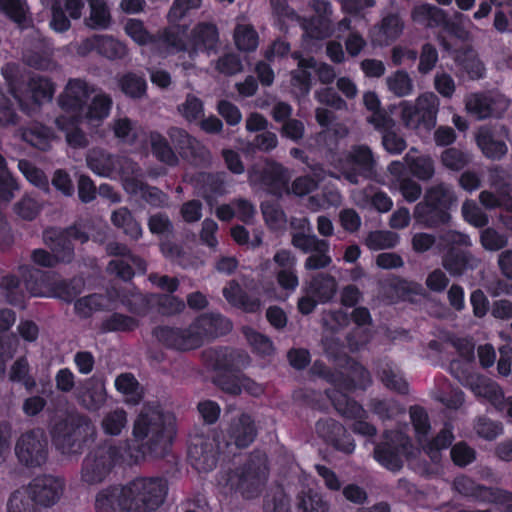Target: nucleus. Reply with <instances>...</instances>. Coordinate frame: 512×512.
I'll use <instances>...</instances> for the list:
<instances>
[{
    "label": "nucleus",
    "instance_id": "nucleus-42",
    "mask_svg": "<svg viewBox=\"0 0 512 512\" xmlns=\"http://www.w3.org/2000/svg\"><path fill=\"white\" fill-rule=\"evenodd\" d=\"M25 92L26 95L22 93L23 98H30L34 104L40 105L44 102L51 101L55 92V86L48 78L41 76H33L29 79ZM23 100L25 101V99ZM24 104L28 108L25 111L29 113L30 108L25 102Z\"/></svg>",
    "mask_w": 512,
    "mask_h": 512
},
{
    "label": "nucleus",
    "instance_id": "nucleus-19",
    "mask_svg": "<svg viewBox=\"0 0 512 512\" xmlns=\"http://www.w3.org/2000/svg\"><path fill=\"white\" fill-rule=\"evenodd\" d=\"M87 166L97 175L102 177H113L118 174L121 177L122 185L125 184V176L132 169L129 164H137L131 159L123 156H114L102 149H92L86 157Z\"/></svg>",
    "mask_w": 512,
    "mask_h": 512
},
{
    "label": "nucleus",
    "instance_id": "nucleus-52",
    "mask_svg": "<svg viewBox=\"0 0 512 512\" xmlns=\"http://www.w3.org/2000/svg\"><path fill=\"white\" fill-rule=\"evenodd\" d=\"M37 40L33 47H27L24 52L26 63L37 69H48L51 65L48 44L40 37L38 33Z\"/></svg>",
    "mask_w": 512,
    "mask_h": 512
},
{
    "label": "nucleus",
    "instance_id": "nucleus-15",
    "mask_svg": "<svg viewBox=\"0 0 512 512\" xmlns=\"http://www.w3.org/2000/svg\"><path fill=\"white\" fill-rule=\"evenodd\" d=\"M333 165L351 184H358L360 178L368 179L375 174L373 154L365 145L352 147L345 158L337 159Z\"/></svg>",
    "mask_w": 512,
    "mask_h": 512
},
{
    "label": "nucleus",
    "instance_id": "nucleus-60",
    "mask_svg": "<svg viewBox=\"0 0 512 512\" xmlns=\"http://www.w3.org/2000/svg\"><path fill=\"white\" fill-rule=\"evenodd\" d=\"M493 185L497 189V193L494 194L489 191H482L479 195L480 203L488 209H494L498 207H504L510 210L512 202L510 198V187L509 185L498 186L496 183Z\"/></svg>",
    "mask_w": 512,
    "mask_h": 512
},
{
    "label": "nucleus",
    "instance_id": "nucleus-8",
    "mask_svg": "<svg viewBox=\"0 0 512 512\" xmlns=\"http://www.w3.org/2000/svg\"><path fill=\"white\" fill-rule=\"evenodd\" d=\"M472 241L467 234L456 230H446L438 235L437 248L446 252L442 256V266L451 276H461L477 268L479 260L469 251L456 247H470Z\"/></svg>",
    "mask_w": 512,
    "mask_h": 512
},
{
    "label": "nucleus",
    "instance_id": "nucleus-17",
    "mask_svg": "<svg viewBox=\"0 0 512 512\" xmlns=\"http://www.w3.org/2000/svg\"><path fill=\"white\" fill-rule=\"evenodd\" d=\"M95 92L96 87L86 80L70 79L58 98V104L63 112L62 115L72 117V122L82 121L87 101Z\"/></svg>",
    "mask_w": 512,
    "mask_h": 512
},
{
    "label": "nucleus",
    "instance_id": "nucleus-48",
    "mask_svg": "<svg viewBox=\"0 0 512 512\" xmlns=\"http://www.w3.org/2000/svg\"><path fill=\"white\" fill-rule=\"evenodd\" d=\"M112 16L104 0H89V16L85 24L94 30H106L110 27Z\"/></svg>",
    "mask_w": 512,
    "mask_h": 512
},
{
    "label": "nucleus",
    "instance_id": "nucleus-38",
    "mask_svg": "<svg viewBox=\"0 0 512 512\" xmlns=\"http://www.w3.org/2000/svg\"><path fill=\"white\" fill-rule=\"evenodd\" d=\"M91 96V102L83 111V120L97 126L109 116L113 100L110 95L98 89Z\"/></svg>",
    "mask_w": 512,
    "mask_h": 512
},
{
    "label": "nucleus",
    "instance_id": "nucleus-22",
    "mask_svg": "<svg viewBox=\"0 0 512 512\" xmlns=\"http://www.w3.org/2000/svg\"><path fill=\"white\" fill-rule=\"evenodd\" d=\"M290 177L289 170L276 162H268L261 171L256 168L249 171V181L251 184H260L275 195L289 192L288 181Z\"/></svg>",
    "mask_w": 512,
    "mask_h": 512
},
{
    "label": "nucleus",
    "instance_id": "nucleus-43",
    "mask_svg": "<svg viewBox=\"0 0 512 512\" xmlns=\"http://www.w3.org/2000/svg\"><path fill=\"white\" fill-rule=\"evenodd\" d=\"M404 162L410 173L421 181H428L435 174L433 159L428 155H417L414 148L405 155Z\"/></svg>",
    "mask_w": 512,
    "mask_h": 512
},
{
    "label": "nucleus",
    "instance_id": "nucleus-62",
    "mask_svg": "<svg viewBox=\"0 0 512 512\" xmlns=\"http://www.w3.org/2000/svg\"><path fill=\"white\" fill-rule=\"evenodd\" d=\"M234 41L241 51H254L259 44V37L252 25L238 23L234 30Z\"/></svg>",
    "mask_w": 512,
    "mask_h": 512
},
{
    "label": "nucleus",
    "instance_id": "nucleus-35",
    "mask_svg": "<svg viewBox=\"0 0 512 512\" xmlns=\"http://www.w3.org/2000/svg\"><path fill=\"white\" fill-rule=\"evenodd\" d=\"M351 198L360 208H374L380 213H386L393 206L392 199L383 191L369 185L363 189H354Z\"/></svg>",
    "mask_w": 512,
    "mask_h": 512
},
{
    "label": "nucleus",
    "instance_id": "nucleus-34",
    "mask_svg": "<svg viewBox=\"0 0 512 512\" xmlns=\"http://www.w3.org/2000/svg\"><path fill=\"white\" fill-rule=\"evenodd\" d=\"M228 440L226 445H235L237 448L249 446L256 437V427L251 416L242 413L233 419L227 430Z\"/></svg>",
    "mask_w": 512,
    "mask_h": 512
},
{
    "label": "nucleus",
    "instance_id": "nucleus-3",
    "mask_svg": "<svg viewBox=\"0 0 512 512\" xmlns=\"http://www.w3.org/2000/svg\"><path fill=\"white\" fill-rule=\"evenodd\" d=\"M232 324L226 317L210 313L196 318L188 328L159 326L153 330V336L162 345L179 351H188L200 347L205 340L228 333Z\"/></svg>",
    "mask_w": 512,
    "mask_h": 512
},
{
    "label": "nucleus",
    "instance_id": "nucleus-28",
    "mask_svg": "<svg viewBox=\"0 0 512 512\" xmlns=\"http://www.w3.org/2000/svg\"><path fill=\"white\" fill-rule=\"evenodd\" d=\"M28 486L35 503L45 508L58 503L65 491L64 479L52 475L37 477Z\"/></svg>",
    "mask_w": 512,
    "mask_h": 512
},
{
    "label": "nucleus",
    "instance_id": "nucleus-10",
    "mask_svg": "<svg viewBox=\"0 0 512 512\" xmlns=\"http://www.w3.org/2000/svg\"><path fill=\"white\" fill-rule=\"evenodd\" d=\"M20 273L26 290L32 296L59 297L65 301H71L82 291L81 279H73L69 283L56 281L51 274L30 266L20 267Z\"/></svg>",
    "mask_w": 512,
    "mask_h": 512
},
{
    "label": "nucleus",
    "instance_id": "nucleus-40",
    "mask_svg": "<svg viewBox=\"0 0 512 512\" xmlns=\"http://www.w3.org/2000/svg\"><path fill=\"white\" fill-rule=\"evenodd\" d=\"M422 199L446 212H450L458 200L453 187L445 182H438L427 187Z\"/></svg>",
    "mask_w": 512,
    "mask_h": 512
},
{
    "label": "nucleus",
    "instance_id": "nucleus-11",
    "mask_svg": "<svg viewBox=\"0 0 512 512\" xmlns=\"http://www.w3.org/2000/svg\"><path fill=\"white\" fill-rule=\"evenodd\" d=\"M94 433L90 421L79 413H69L54 423L51 435L58 450L63 454L80 453L88 436Z\"/></svg>",
    "mask_w": 512,
    "mask_h": 512
},
{
    "label": "nucleus",
    "instance_id": "nucleus-58",
    "mask_svg": "<svg viewBox=\"0 0 512 512\" xmlns=\"http://www.w3.org/2000/svg\"><path fill=\"white\" fill-rule=\"evenodd\" d=\"M138 326L139 320L136 317L115 312L102 321L101 330L103 332H130Z\"/></svg>",
    "mask_w": 512,
    "mask_h": 512
},
{
    "label": "nucleus",
    "instance_id": "nucleus-25",
    "mask_svg": "<svg viewBox=\"0 0 512 512\" xmlns=\"http://www.w3.org/2000/svg\"><path fill=\"white\" fill-rule=\"evenodd\" d=\"M168 135L174 146L179 150L181 156L188 159L193 164L206 166L211 162L209 150L185 130L172 127L169 129Z\"/></svg>",
    "mask_w": 512,
    "mask_h": 512
},
{
    "label": "nucleus",
    "instance_id": "nucleus-29",
    "mask_svg": "<svg viewBox=\"0 0 512 512\" xmlns=\"http://www.w3.org/2000/svg\"><path fill=\"white\" fill-rule=\"evenodd\" d=\"M316 433L327 444L336 450L351 454L355 450L353 438L347 433L345 427L334 419H321L316 423Z\"/></svg>",
    "mask_w": 512,
    "mask_h": 512
},
{
    "label": "nucleus",
    "instance_id": "nucleus-55",
    "mask_svg": "<svg viewBox=\"0 0 512 512\" xmlns=\"http://www.w3.org/2000/svg\"><path fill=\"white\" fill-rule=\"evenodd\" d=\"M81 121H73L72 117L60 115L56 118V126L65 133L67 143L75 148L84 147L86 145V137L78 128Z\"/></svg>",
    "mask_w": 512,
    "mask_h": 512
},
{
    "label": "nucleus",
    "instance_id": "nucleus-31",
    "mask_svg": "<svg viewBox=\"0 0 512 512\" xmlns=\"http://www.w3.org/2000/svg\"><path fill=\"white\" fill-rule=\"evenodd\" d=\"M96 512H129L125 483L100 489L94 499Z\"/></svg>",
    "mask_w": 512,
    "mask_h": 512
},
{
    "label": "nucleus",
    "instance_id": "nucleus-49",
    "mask_svg": "<svg viewBox=\"0 0 512 512\" xmlns=\"http://www.w3.org/2000/svg\"><path fill=\"white\" fill-rule=\"evenodd\" d=\"M387 90L398 98H405L414 93L415 85L409 73L405 70H396L385 79Z\"/></svg>",
    "mask_w": 512,
    "mask_h": 512
},
{
    "label": "nucleus",
    "instance_id": "nucleus-13",
    "mask_svg": "<svg viewBox=\"0 0 512 512\" xmlns=\"http://www.w3.org/2000/svg\"><path fill=\"white\" fill-rule=\"evenodd\" d=\"M420 450L413 447L410 438L402 431H388L384 440L374 448V459L384 468L396 472L403 466V459H415Z\"/></svg>",
    "mask_w": 512,
    "mask_h": 512
},
{
    "label": "nucleus",
    "instance_id": "nucleus-14",
    "mask_svg": "<svg viewBox=\"0 0 512 512\" xmlns=\"http://www.w3.org/2000/svg\"><path fill=\"white\" fill-rule=\"evenodd\" d=\"M410 418L416 438L422 446L423 451L429 456L431 461L434 463L439 462L441 451L447 449L454 440L452 425L446 423L432 440L427 441V436L430 431V422L426 411L418 406L411 407Z\"/></svg>",
    "mask_w": 512,
    "mask_h": 512
},
{
    "label": "nucleus",
    "instance_id": "nucleus-4",
    "mask_svg": "<svg viewBox=\"0 0 512 512\" xmlns=\"http://www.w3.org/2000/svg\"><path fill=\"white\" fill-rule=\"evenodd\" d=\"M268 476L267 457L256 452L242 466L221 472L217 485L225 495L236 493L245 499H253L261 494Z\"/></svg>",
    "mask_w": 512,
    "mask_h": 512
},
{
    "label": "nucleus",
    "instance_id": "nucleus-2",
    "mask_svg": "<svg viewBox=\"0 0 512 512\" xmlns=\"http://www.w3.org/2000/svg\"><path fill=\"white\" fill-rule=\"evenodd\" d=\"M346 364L345 372L340 371L336 374L328 373L326 368L318 362L314 364L313 370L334 384L332 390H327V396L338 413L354 420L352 425L354 433L373 437L376 434V428L365 421L366 411L344 392L354 388L365 389L371 381L369 372L362 365L351 359H347Z\"/></svg>",
    "mask_w": 512,
    "mask_h": 512
},
{
    "label": "nucleus",
    "instance_id": "nucleus-32",
    "mask_svg": "<svg viewBox=\"0 0 512 512\" xmlns=\"http://www.w3.org/2000/svg\"><path fill=\"white\" fill-rule=\"evenodd\" d=\"M403 29L404 24L400 16L390 13L383 16L381 22L370 30L369 37L374 46H388L399 38Z\"/></svg>",
    "mask_w": 512,
    "mask_h": 512
},
{
    "label": "nucleus",
    "instance_id": "nucleus-47",
    "mask_svg": "<svg viewBox=\"0 0 512 512\" xmlns=\"http://www.w3.org/2000/svg\"><path fill=\"white\" fill-rule=\"evenodd\" d=\"M293 57L298 60V69L292 72L291 84L301 95H307L311 88L309 69L316 68V61L312 57L303 58L298 53H294Z\"/></svg>",
    "mask_w": 512,
    "mask_h": 512
},
{
    "label": "nucleus",
    "instance_id": "nucleus-23",
    "mask_svg": "<svg viewBox=\"0 0 512 512\" xmlns=\"http://www.w3.org/2000/svg\"><path fill=\"white\" fill-rule=\"evenodd\" d=\"M453 487L459 494L465 497H470L482 502H492L500 505L505 504V512H509L510 510V494L498 488L493 489L477 485L471 478L464 475L454 479Z\"/></svg>",
    "mask_w": 512,
    "mask_h": 512
},
{
    "label": "nucleus",
    "instance_id": "nucleus-5",
    "mask_svg": "<svg viewBox=\"0 0 512 512\" xmlns=\"http://www.w3.org/2000/svg\"><path fill=\"white\" fill-rule=\"evenodd\" d=\"M129 512H154L166 499L168 483L159 476H139L125 483Z\"/></svg>",
    "mask_w": 512,
    "mask_h": 512
},
{
    "label": "nucleus",
    "instance_id": "nucleus-41",
    "mask_svg": "<svg viewBox=\"0 0 512 512\" xmlns=\"http://www.w3.org/2000/svg\"><path fill=\"white\" fill-rule=\"evenodd\" d=\"M223 296L232 306L248 313L257 312L262 306V302L259 298L249 297L236 281H230L223 288Z\"/></svg>",
    "mask_w": 512,
    "mask_h": 512
},
{
    "label": "nucleus",
    "instance_id": "nucleus-33",
    "mask_svg": "<svg viewBox=\"0 0 512 512\" xmlns=\"http://www.w3.org/2000/svg\"><path fill=\"white\" fill-rule=\"evenodd\" d=\"M463 385L469 386L472 392L477 396L488 400L498 409H502L504 405V395L501 388L488 378L471 375L462 378L455 376Z\"/></svg>",
    "mask_w": 512,
    "mask_h": 512
},
{
    "label": "nucleus",
    "instance_id": "nucleus-39",
    "mask_svg": "<svg viewBox=\"0 0 512 512\" xmlns=\"http://www.w3.org/2000/svg\"><path fill=\"white\" fill-rule=\"evenodd\" d=\"M74 308L81 317H89L93 312L116 308V299L113 296L112 289L107 294H92L79 298Z\"/></svg>",
    "mask_w": 512,
    "mask_h": 512
},
{
    "label": "nucleus",
    "instance_id": "nucleus-56",
    "mask_svg": "<svg viewBox=\"0 0 512 512\" xmlns=\"http://www.w3.org/2000/svg\"><path fill=\"white\" fill-rule=\"evenodd\" d=\"M149 140L152 153L159 161L169 166H175L178 163L177 155L162 134L158 132H151Z\"/></svg>",
    "mask_w": 512,
    "mask_h": 512
},
{
    "label": "nucleus",
    "instance_id": "nucleus-61",
    "mask_svg": "<svg viewBox=\"0 0 512 512\" xmlns=\"http://www.w3.org/2000/svg\"><path fill=\"white\" fill-rule=\"evenodd\" d=\"M352 318L356 324V332L364 334V337L360 342H354L353 337L350 338V349L352 351H356L367 344L371 338L370 329L368 327L371 322V315L367 308L358 307L354 309Z\"/></svg>",
    "mask_w": 512,
    "mask_h": 512
},
{
    "label": "nucleus",
    "instance_id": "nucleus-44",
    "mask_svg": "<svg viewBox=\"0 0 512 512\" xmlns=\"http://www.w3.org/2000/svg\"><path fill=\"white\" fill-rule=\"evenodd\" d=\"M113 296L116 299V305L118 302L122 303L128 308L130 312L136 316H144L149 310V306L155 303L156 295L146 296L138 291H133L129 295L120 293L117 289H112Z\"/></svg>",
    "mask_w": 512,
    "mask_h": 512
},
{
    "label": "nucleus",
    "instance_id": "nucleus-26",
    "mask_svg": "<svg viewBox=\"0 0 512 512\" xmlns=\"http://www.w3.org/2000/svg\"><path fill=\"white\" fill-rule=\"evenodd\" d=\"M129 165L132 170L125 176L124 190L131 196L142 198L152 206H165L168 200L167 195L158 188L143 182V172L138 164Z\"/></svg>",
    "mask_w": 512,
    "mask_h": 512
},
{
    "label": "nucleus",
    "instance_id": "nucleus-18",
    "mask_svg": "<svg viewBox=\"0 0 512 512\" xmlns=\"http://www.w3.org/2000/svg\"><path fill=\"white\" fill-rule=\"evenodd\" d=\"M106 251L109 255L120 258L113 259L107 266V271L127 281L135 273H145L147 266L143 259L133 255L128 247L118 242H111L107 245Z\"/></svg>",
    "mask_w": 512,
    "mask_h": 512
},
{
    "label": "nucleus",
    "instance_id": "nucleus-54",
    "mask_svg": "<svg viewBox=\"0 0 512 512\" xmlns=\"http://www.w3.org/2000/svg\"><path fill=\"white\" fill-rule=\"evenodd\" d=\"M111 221L116 227L123 229L124 233L132 239L137 240L142 236V227L125 207L115 210L111 215Z\"/></svg>",
    "mask_w": 512,
    "mask_h": 512
},
{
    "label": "nucleus",
    "instance_id": "nucleus-24",
    "mask_svg": "<svg viewBox=\"0 0 512 512\" xmlns=\"http://www.w3.org/2000/svg\"><path fill=\"white\" fill-rule=\"evenodd\" d=\"M217 455L218 445L214 438L204 435H195L190 438L188 457L197 471H211L216 466Z\"/></svg>",
    "mask_w": 512,
    "mask_h": 512
},
{
    "label": "nucleus",
    "instance_id": "nucleus-9",
    "mask_svg": "<svg viewBox=\"0 0 512 512\" xmlns=\"http://www.w3.org/2000/svg\"><path fill=\"white\" fill-rule=\"evenodd\" d=\"M186 27L169 26L162 34V42L170 51H188L193 57L199 51L208 53L216 48L218 31L215 25L198 24L192 31L189 40H185Z\"/></svg>",
    "mask_w": 512,
    "mask_h": 512
},
{
    "label": "nucleus",
    "instance_id": "nucleus-6",
    "mask_svg": "<svg viewBox=\"0 0 512 512\" xmlns=\"http://www.w3.org/2000/svg\"><path fill=\"white\" fill-rule=\"evenodd\" d=\"M43 238L54 254L52 255L44 249H35L31 258L39 266L53 267L57 262H70L73 259V240L84 243L89 237L80 228L74 226L66 230L47 229Z\"/></svg>",
    "mask_w": 512,
    "mask_h": 512
},
{
    "label": "nucleus",
    "instance_id": "nucleus-21",
    "mask_svg": "<svg viewBox=\"0 0 512 512\" xmlns=\"http://www.w3.org/2000/svg\"><path fill=\"white\" fill-rule=\"evenodd\" d=\"M465 107L469 114L481 120L500 117L509 107V100L496 92L471 93L465 98Z\"/></svg>",
    "mask_w": 512,
    "mask_h": 512
},
{
    "label": "nucleus",
    "instance_id": "nucleus-37",
    "mask_svg": "<svg viewBox=\"0 0 512 512\" xmlns=\"http://www.w3.org/2000/svg\"><path fill=\"white\" fill-rule=\"evenodd\" d=\"M198 194L211 201L213 198L227 192V175L225 173H199L194 179Z\"/></svg>",
    "mask_w": 512,
    "mask_h": 512
},
{
    "label": "nucleus",
    "instance_id": "nucleus-64",
    "mask_svg": "<svg viewBox=\"0 0 512 512\" xmlns=\"http://www.w3.org/2000/svg\"><path fill=\"white\" fill-rule=\"evenodd\" d=\"M457 63L471 79L482 78L485 72L483 63L473 50H466L456 56Z\"/></svg>",
    "mask_w": 512,
    "mask_h": 512
},
{
    "label": "nucleus",
    "instance_id": "nucleus-30",
    "mask_svg": "<svg viewBox=\"0 0 512 512\" xmlns=\"http://www.w3.org/2000/svg\"><path fill=\"white\" fill-rule=\"evenodd\" d=\"M78 403L89 411H98L107 400L105 381L93 376L85 379L75 391Z\"/></svg>",
    "mask_w": 512,
    "mask_h": 512
},
{
    "label": "nucleus",
    "instance_id": "nucleus-16",
    "mask_svg": "<svg viewBox=\"0 0 512 512\" xmlns=\"http://www.w3.org/2000/svg\"><path fill=\"white\" fill-rule=\"evenodd\" d=\"M18 461L31 468L46 463L49 454V442L42 429H32L22 433L15 444Z\"/></svg>",
    "mask_w": 512,
    "mask_h": 512
},
{
    "label": "nucleus",
    "instance_id": "nucleus-7",
    "mask_svg": "<svg viewBox=\"0 0 512 512\" xmlns=\"http://www.w3.org/2000/svg\"><path fill=\"white\" fill-rule=\"evenodd\" d=\"M121 463L134 464L128 459V452L121 445L104 444L90 451L83 460L81 480L87 485L103 482L112 469Z\"/></svg>",
    "mask_w": 512,
    "mask_h": 512
},
{
    "label": "nucleus",
    "instance_id": "nucleus-36",
    "mask_svg": "<svg viewBox=\"0 0 512 512\" xmlns=\"http://www.w3.org/2000/svg\"><path fill=\"white\" fill-rule=\"evenodd\" d=\"M413 218L424 228L434 229L450 222L451 214L422 199L413 209Z\"/></svg>",
    "mask_w": 512,
    "mask_h": 512
},
{
    "label": "nucleus",
    "instance_id": "nucleus-12",
    "mask_svg": "<svg viewBox=\"0 0 512 512\" xmlns=\"http://www.w3.org/2000/svg\"><path fill=\"white\" fill-rule=\"evenodd\" d=\"M399 107L406 128L430 132L437 124L440 99L434 92L426 91L419 94L414 102H400Z\"/></svg>",
    "mask_w": 512,
    "mask_h": 512
},
{
    "label": "nucleus",
    "instance_id": "nucleus-20",
    "mask_svg": "<svg viewBox=\"0 0 512 512\" xmlns=\"http://www.w3.org/2000/svg\"><path fill=\"white\" fill-rule=\"evenodd\" d=\"M312 7L317 16L304 24V45L310 52L317 50V47L311 43L312 40H321L334 33L330 19L331 4L325 0H313Z\"/></svg>",
    "mask_w": 512,
    "mask_h": 512
},
{
    "label": "nucleus",
    "instance_id": "nucleus-63",
    "mask_svg": "<svg viewBox=\"0 0 512 512\" xmlns=\"http://www.w3.org/2000/svg\"><path fill=\"white\" fill-rule=\"evenodd\" d=\"M0 10L20 27L28 23V7L25 0H0Z\"/></svg>",
    "mask_w": 512,
    "mask_h": 512
},
{
    "label": "nucleus",
    "instance_id": "nucleus-59",
    "mask_svg": "<svg viewBox=\"0 0 512 512\" xmlns=\"http://www.w3.org/2000/svg\"><path fill=\"white\" fill-rule=\"evenodd\" d=\"M22 139L31 146L40 150H47L53 139L52 131L40 124H33L31 127L22 131Z\"/></svg>",
    "mask_w": 512,
    "mask_h": 512
},
{
    "label": "nucleus",
    "instance_id": "nucleus-51",
    "mask_svg": "<svg viewBox=\"0 0 512 512\" xmlns=\"http://www.w3.org/2000/svg\"><path fill=\"white\" fill-rule=\"evenodd\" d=\"M378 373L383 384L400 393L407 391V382L403 378L399 368L390 361H382L379 364Z\"/></svg>",
    "mask_w": 512,
    "mask_h": 512
},
{
    "label": "nucleus",
    "instance_id": "nucleus-1",
    "mask_svg": "<svg viewBox=\"0 0 512 512\" xmlns=\"http://www.w3.org/2000/svg\"><path fill=\"white\" fill-rule=\"evenodd\" d=\"M133 441L123 443L130 461L164 457L176 435V417L159 403L144 405L134 421Z\"/></svg>",
    "mask_w": 512,
    "mask_h": 512
},
{
    "label": "nucleus",
    "instance_id": "nucleus-46",
    "mask_svg": "<svg viewBox=\"0 0 512 512\" xmlns=\"http://www.w3.org/2000/svg\"><path fill=\"white\" fill-rule=\"evenodd\" d=\"M337 282L329 274L320 273L314 276L308 284L307 293L320 303L329 302L336 294Z\"/></svg>",
    "mask_w": 512,
    "mask_h": 512
},
{
    "label": "nucleus",
    "instance_id": "nucleus-50",
    "mask_svg": "<svg viewBox=\"0 0 512 512\" xmlns=\"http://www.w3.org/2000/svg\"><path fill=\"white\" fill-rule=\"evenodd\" d=\"M29 486H21L10 493L6 501V512H36Z\"/></svg>",
    "mask_w": 512,
    "mask_h": 512
},
{
    "label": "nucleus",
    "instance_id": "nucleus-27",
    "mask_svg": "<svg viewBox=\"0 0 512 512\" xmlns=\"http://www.w3.org/2000/svg\"><path fill=\"white\" fill-rule=\"evenodd\" d=\"M203 359L210 368L223 372L240 371L250 363L246 352L229 348L207 349L203 352Z\"/></svg>",
    "mask_w": 512,
    "mask_h": 512
},
{
    "label": "nucleus",
    "instance_id": "nucleus-57",
    "mask_svg": "<svg viewBox=\"0 0 512 512\" xmlns=\"http://www.w3.org/2000/svg\"><path fill=\"white\" fill-rule=\"evenodd\" d=\"M441 26L450 35L464 41L470 38L469 29L473 24L469 17L463 13L454 12L450 17L447 16V19H445Z\"/></svg>",
    "mask_w": 512,
    "mask_h": 512
},
{
    "label": "nucleus",
    "instance_id": "nucleus-45",
    "mask_svg": "<svg viewBox=\"0 0 512 512\" xmlns=\"http://www.w3.org/2000/svg\"><path fill=\"white\" fill-rule=\"evenodd\" d=\"M411 19L425 27H439L447 19V13L435 5L423 3L412 9Z\"/></svg>",
    "mask_w": 512,
    "mask_h": 512
},
{
    "label": "nucleus",
    "instance_id": "nucleus-53",
    "mask_svg": "<svg viewBox=\"0 0 512 512\" xmlns=\"http://www.w3.org/2000/svg\"><path fill=\"white\" fill-rule=\"evenodd\" d=\"M111 127L114 136L128 145L134 144L142 131L137 122L128 117L115 118L111 123Z\"/></svg>",
    "mask_w": 512,
    "mask_h": 512
}]
</instances>
